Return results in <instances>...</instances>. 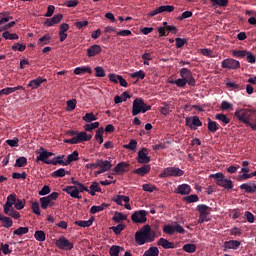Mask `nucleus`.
Returning a JSON list of instances; mask_svg holds the SVG:
<instances>
[{
    "instance_id": "nucleus-59",
    "label": "nucleus",
    "mask_w": 256,
    "mask_h": 256,
    "mask_svg": "<svg viewBox=\"0 0 256 256\" xmlns=\"http://www.w3.org/2000/svg\"><path fill=\"white\" fill-rule=\"evenodd\" d=\"M31 209H32V213H34V215H41V208L39 207V202H37V201L33 202Z\"/></svg>"
},
{
    "instance_id": "nucleus-21",
    "label": "nucleus",
    "mask_w": 256,
    "mask_h": 256,
    "mask_svg": "<svg viewBox=\"0 0 256 256\" xmlns=\"http://www.w3.org/2000/svg\"><path fill=\"white\" fill-rule=\"evenodd\" d=\"M157 245H159V247H163V249H175L177 247L175 245V243L170 242L169 240H167L165 238H160L158 240Z\"/></svg>"
},
{
    "instance_id": "nucleus-15",
    "label": "nucleus",
    "mask_w": 256,
    "mask_h": 256,
    "mask_svg": "<svg viewBox=\"0 0 256 256\" xmlns=\"http://www.w3.org/2000/svg\"><path fill=\"white\" fill-rule=\"evenodd\" d=\"M113 171L115 175H123L129 171V163L127 162H119L114 168Z\"/></svg>"
},
{
    "instance_id": "nucleus-31",
    "label": "nucleus",
    "mask_w": 256,
    "mask_h": 256,
    "mask_svg": "<svg viewBox=\"0 0 256 256\" xmlns=\"http://www.w3.org/2000/svg\"><path fill=\"white\" fill-rule=\"evenodd\" d=\"M113 201H114V203L122 206L123 201H124V203H129V201H131V199L129 198V196L117 195L115 198H113Z\"/></svg>"
},
{
    "instance_id": "nucleus-3",
    "label": "nucleus",
    "mask_w": 256,
    "mask_h": 256,
    "mask_svg": "<svg viewBox=\"0 0 256 256\" xmlns=\"http://www.w3.org/2000/svg\"><path fill=\"white\" fill-rule=\"evenodd\" d=\"M209 177L210 179H214L218 187H223V189H227L228 191L233 189V181L230 179H227L225 177V174L218 172L215 174H211Z\"/></svg>"
},
{
    "instance_id": "nucleus-63",
    "label": "nucleus",
    "mask_w": 256,
    "mask_h": 256,
    "mask_svg": "<svg viewBox=\"0 0 256 256\" xmlns=\"http://www.w3.org/2000/svg\"><path fill=\"white\" fill-rule=\"evenodd\" d=\"M9 147H19V138L14 137L13 139L6 140Z\"/></svg>"
},
{
    "instance_id": "nucleus-64",
    "label": "nucleus",
    "mask_w": 256,
    "mask_h": 256,
    "mask_svg": "<svg viewBox=\"0 0 256 256\" xmlns=\"http://www.w3.org/2000/svg\"><path fill=\"white\" fill-rule=\"evenodd\" d=\"M187 83L189 84V82L184 78H179V79L174 80V85H176L178 87H185L187 85Z\"/></svg>"
},
{
    "instance_id": "nucleus-11",
    "label": "nucleus",
    "mask_w": 256,
    "mask_h": 256,
    "mask_svg": "<svg viewBox=\"0 0 256 256\" xmlns=\"http://www.w3.org/2000/svg\"><path fill=\"white\" fill-rule=\"evenodd\" d=\"M186 126L189 127L192 131H197V127H202L203 122L199 119V116L187 117L185 119Z\"/></svg>"
},
{
    "instance_id": "nucleus-23",
    "label": "nucleus",
    "mask_w": 256,
    "mask_h": 256,
    "mask_svg": "<svg viewBox=\"0 0 256 256\" xmlns=\"http://www.w3.org/2000/svg\"><path fill=\"white\" fill-rule=\"evenodd\" d=\"M241 191H245L246 193H255L256 192V184L255 182H248L240 185Z\"/></svg>"
},
{
    "instance_id": "nucleus-60",
    "label": "nucleus",
    "mask_w": 256,
    "mask_h": 256,
    "mask_svg": "<svg viewBox=\"0 0 256 256\" xmlns=\"http://www.w3.org/2000/svg\"><path fill=\"white\" fill-rule=\"evenodd\" d=\"M49 203H51V200L47 198V196L40 198V207L42 209H47V207H49Z\"/></svg>"
},
{
    "instance_id": "nucleus-39",
    "label": "nucleus",
    "mask_w": 256,
    "mask_h": 256,
    "mask_svg": "<svg viewBox=\"0 0 256 256\" xmlns=\"http://www.w3.org/2000/svg\"><path fill=\"white\" fill-rule=\"evenodd\" d=\"M143 256H159V248L152 246L144 252Z\"/></svg>"
},
{
    "instance_id": "nucleus-55",
    "label": "nucleus",
    "mask_w": 256,
    "mask_h": 256,
    "mask_svg": "<svg viewBox=\"0 0 256 256\" xmlns=\"http://www.w3.org/2000/svg\"><path fill=\"white\" fill-rule=\"evenodd\" d=\"M83 121L86 123H91L92 121H97V118L93 112L91 113H86L85 116L82 117Z\"/></svg>"
},
{
    "instance_id": "nucleus-10",
    "label": "nucleus",
    "mask_w": 256,
    "mask_h": 256,
    "mask_svg": "<svg viewBox=\"0 0 256 256\" xmlns=\"http://www.w3.org/2000/svg\"><path fill=\"white\" fill-rule=\"evenodd\" d=\"M222 69H229V70H235L239 69L241 67V62L238 60H235L233 58L224 59L221 62Z\"/></svg>"
},
{
    "instance_id": "nucleus-18",
    "label": "nucleus",
    "mask_w": 256,
    "mask_h": 256,
    "mask_svg": "<svg viewBox=\"0 0 256 256\" xmlns=\"http://www.w3.org/2000/svg\"><path fill=\"white\" fill-rule=\"evenodd\" d=\"M241 247V242L237 240H229L224 242V251H227V249H233L234 251H237Z\"/></svg>"
},
{
    "instance_id": "nucleus-12",
    "label": "nucleus",
    "mask_w": 256,
    "mask_h": 256,
    "mask_svg": "<svg viewBox=\"0 0 256 256\" xmlns=\"http://www.w3.org/2000/svg\"><path fill=\"white\" fill-rule=\"evenodd\" d=\"M136 161L141 165H147V163H151V157H149V150H147V148H142L140 151H138Z\"/></svg>"
},
{
    "instance_id": "nucleus-26",
    "label": "nucleus",
    "mask_w": 256,
    "mask_h": 256,
    "mask_svg": "<svg viewBox=\"0 0 256 256\" xmlns=\"http://www.w3.org/2000/svg\"><path fill=\"white\" fill-rule=\"evenodd\" d=\"M197 211L200 213V216L207 217L210 215L211 207L205 205V204H199L197 206Z\"/></svg>"
},
{
    "instance_id": "nucleus-5",
    "label": "nucleus",
    "mask_w": 256,
    "mask_h": 256,
    "mask_svg": "<svg viewBox=\"0 0 256 256\" xmlns=\"http://www.w3.org/2000/svg\"><path fill=\"white\" fill-rule=\"evenodd\" d=\"M65 193L70 195L73 199H82L81 196H79V193H83V191H86V193H89V188H87L85 185L80 184V187L77 186H67L63 189Z\"/></svg>"
},
{
    "instance_id": "nucleus-27",
    "label": "nucleus",
    "mask_w": 256,
    "mask_h": 256,
    "mask_svg": "<svg viewBox=\"0 0 256 256\" xmlns=\"http://www.w3.org/2000/svg\"><path fill=\"white\" fill-rule=\"evenodd\" d=\"M85 73H89V75L93 73L90 66L77 67L74 69V75H85Z\"/></svg>"
},
{
    "instance_id": "nucleus-38",
    "label": "nucleus",
    "mask_w": 256,
    "mask_h": 256,
    "mask_svg": "<svg viewBox=\"0 0 256 256\" xmlns=\"http://www.w3.org/2000/svg\"><path fill=\"white\" fill-rule=\"evenodd\" d=\"M107 207H109V205H107L105 203L100 206H92L90 208V213L92 215H95V213H101V211H105V208H107Z\"/></svg>"
},
{
    "instance_id": "nucleus-24",
    "label": "nucleus",
    "mask_w": 256,
    "mask_h": 256,
    "mask_svg": "<svg viewBox=\"0 0 256 256\" xmlns=\"http://www.w3.org/2000/svg\"><path fill=\"white\" fill-rule=\"evenodd\" d=\"M178 195H189L191 193V186L189 184H181L175 190Z\"/></svg>"
},
{
    "instance_id": "nucleus-48",
    "label": "nucleus",
    "mask_w": 256,
    "mask_h": 256,
    "mask_svg": "<svg viewBox=\"0 0 256 256\" xmlns=\"http://www.w3.org/2000/svg\"><path fill=\"white\" fill-rule=\"evenodd\" d=\"M110 229L115 235H121V231L125 230V224H118L117 226L110 227Z\"/></svg>"
},
{
    "instance_id": "nucleus-7",
    "label": "nucleus",
    "mask_w": 256,
    "mask_h": 256,
    "mask_svg": "<svg viewBox=\"0 0 256 256\" xmlns=\"http://www.w3.org/2000/svg\"><path fill=\"white\" fill-rule=\"evenodd\" d=\"M175 232L183 235V233H185V228H183V226H181L178 222H173L172 225H164L163 233H166V235H174Z\"/></svg>"
},
{
    "instance_id": "nucleus-4",
    "label": "nucleus",
    "mask_w": 256,
    "mask_h": 256,
    "mask_svg": "<svg viewBox=\"0 0 256 256\" xmlns=\"http://www.w3.org/2000/svg\"><path fill=\"white\" fill-rule=\"evenodd\" d=\"M147 111H151V105H147L145 101L141 98H136L133 101L132 106V115L135 117L136 115H139V113H147Z\"/></svg>"
},
{
    "instance_id": "nucleus-22",
    "label": "nucleus",
    "mask_w": 256,
    "mask_h": 256,
    "mask_svg": "<svg viewBox=\"0 0 256 256\" xmlns=\"http://www.w3.org/2000/svg\"><path fill=\"white\" fill-rule=\"evenodd\" d=\"M45 82H47V79L39 76L38 78L31 80L28 84V87L31 89H39V87H41V83Z\"/></svg>"
},
{
    "instance_id": "nucleus-19",
    "label": "nucleus",
    "mask_w": 256,
    "mask_h": 256,
    "mask_svg": "<svg viewBox=\"0 0 256 256\" xmlns=\"http://www.w3.org/2000/svg\"><path fill=\"white\" fill-rule=\"evenodd\" d=\"M151 171V165L149 164H144L142 167L135 169L133 173L135 175H139V177H145L148 173Z\"/></svg>"
},
{
    "instance_id": "nucleus-16",
    "label": "nucleus",
    "mask_w": 256,
    "mask_h": 256,
    "mask_svg": "<svg viewBox=\"0 0 256 256\" xmlns=\"http://www.w3.org/2000/svg\"><path fill=\"white\" fill-rule=\"evenodd\" d=\"M62 19H63V14H56L53 16V18H47L44 22V25L46 27H53V25H57L58 23H61Z\"/></svg>"
},
{
    "instance_id": "nucleus-50",
    "label": "nucleus",
    "mask_w": 256,
    "mask_h": 256,
    "mask_svg": "<svg viewBox=\"0 0 256 256\" xmlns=\"http://www.w3.org/2000/svg\"><path fill=\"white\" fill-rule=\"evenodd\" d=\"M171 142L170 141H166V142H160L156 145H153V151H160V149H167V145H169Z\"/></svg>"
},
{
    "instance_id": "nucleus-37",
    "label": "nucleus",
    "mask_w": 256,
    "mask_h": 256,
    "mask_svg": "<svg viewBox=\"0 0 256 256\" xmlns=\"http://www.w3.org/2000/svg\"><path fill=\"white\" fill-rule=\"evenodd\" d=\"M63 159H65V155L55 157L54 160H52V165H62V167H66L67 161H64Z\"/></svg>"
},
{
    "instance_id": "nucleus-34",
    "label": "nucleus",
    "mask_w": 256,
    "mask_h": 256,
    "mask_svg": "<svg viewBox=\"0 0 256 256\" xmlns=\"http://www.w3.org/2000/svg\"><path fill=\"white\" fill-rule=\"evenodd\" d=\"M212 7L217 9V7H227L229 5V0H210Z\"/></svg>"
},
{
    "instance_id": "nucleus-1",
    "label": "nucleus",
    "mask_w": 256,
    "mask_h": 256,
    "mask_svg": "<svg viewBox=\"0 0 256 256\" xmlns=\"http://www.w3.org/2000/svg\"><path fill=\"white\" fill-rule=\"evenodd\" d=\"M254 113L255 110L253 109L241 108L235 111L234 117L241 123H244V125L251 127L252 131H256V117L254 118Z\"/></svg>"
},
{
    "instance_id": "nucleus-33",
    "label": "nucleus",
    "mask_w": 256,
    "mask_h": 256,
    "mask_svg": "<svg viewBox=\"0 0 256 256\" xmlns=\"http://www.w3.org/2000/svg\"><path fill=\"white\" fill-rule=\"evenodd\" d=\"M215 119L217 121H220L224 126L229 125V123H231V119H229V117H227V115L225 114H221V113L216 114Z\"/></svg>"
},
{
    "instance_id": "nucleus-8",
    "label": "nucleus",
    "mask_w": 256,
    "mask_h": 256,
    "mask_svg": "<svg viewBox=\"0 0 256 256\" xmlns=\"http://www.w3.org/2000/svg\"><path fill=\"white\" fill-rule=\"evenodd\" d=\"M38 156L36 157V161H42V163H45L46 165H52L53 160H48L49 157H53L55 155L53 152H49L45 150L44 147H40L39 151H36Z\"/></svg>"
},
{
    "instance_id": "nucleus-61",
    "label": "nucleus",
    "mask_w": 256,
    "mask_h": 256,
    "mask_svg": "<svg viewBox=\"0 0 256 256\" xmlns=\"http://www.w3.org/2000/svg\"><path fill=\"white\" fill-rule=\"evenodd\" d=\"M130 77H132V79H145V73L143 70H140L130 74Z\"/></svg>"
},
{
    "instance_id": "nucleus-35",
    "label": "nucleus",
    "mask_w": 256,
    "mask_h": 256,
    "mask_svg": "<svg viewBox=\"0 0 256 256\" xmlns=\"http://www.w3.org/2000/svg\"><path fill=\"white\" fill-rule=\"evenodd\" d=\"M112 221L115 223H121V221H127V215L121 212H115L114 216L112 217Z\"/></svg>"
},
{
    "instance_id": "nucleus-2",
    "label": "nucleus",
    "mask_w": 256,
    "mask_h": 256,
    "mask_svg": "<svg viewBox=\"0 0 256 256\" xmlns=\"http://www.w3.org/2000/svg\"><path fill=\"white\" fill-rule=\"evenodd\" d=\"M155 241V231L151 229L149 224L144 225L135 233V243L137 245H145V243H153Z\"/></svg>"
},
{
    "instance_id": "nucleus-36",
    "label": "nucleus",
    "mask_w": 256,
    "mask_h": 256,
    "mask_svg": "<svg viewBox=\"0 0 256 256\" xmlns=\"http://www.w3.org/2000/svg\"><path fill=\"white\" fill-rule=\"evenodd\" d=\"M73 161H79V152L77 150H75L73 153L67 156V160H66L67 165H71Z\"/></svg>"
},
{
    "instance_id": "nucleus-51",
    "label": "nucleus",
    "mask_w": 256,
    "mask_h": 256,
    "mask_svg": "<svg viewBox=\"0 0 256 256\" xmlns=\"http://www.w3.org/2000/svg\"><path fill=\"white\" fill-rule=\"evenodd\" d=\"M183 201H186V203H197V201H199V196H197V194H191L184 197Z\"/></svg>"
},
{
    "instance_id": "nucleus-54",
    "label": "nucleus",
    "mask_w": 256,
    "mask_h": 256,
    "mask_svg": "<svg viewBox=\"0 0 256 256\" xmlns=\"http://www.w3.org/2000/svg\"><path fill=\"white\" fill-rule=\"evenodd\" d=\"M124 149H129V151H135L137 149V140L132 139L128 144H125Z\"/></svg>"
},
{
    "instance_id": "nucleus-17",
    "label": "nucleus",
    "mask_w": 256,
    "mask_h": 256,
    "mask_svg": "<svg viewBox=\"0 0 256 256\" xmlns=\"http://www.w3.org/2000/svg\"><path fill=\"white\" fill-rule=\"evenodd\" d=\"M17 201V195L16 194H10L7 197V201L3 206L4 211L7 212L9 209H13V205H15V202Z\"/></svg>"
},
{
    "instance_id": "nucleus-43",
    "label": "nucleus",
    "mask_w": 256,
    "mask_h": 256,
    "mask_svg": "<svg viewBox=\"0 0 256 256\" xmlns=\"http://www.w3.org/2000/svg\"><path fill=\"white\" fill-rule=\"evenodd\" d=\"M232 55L237 59H245L247 50H232Z\"/></svg>"
},
{
    "instance_id": "nucleus-40",
    "label": "nucleus",
    "mask_w": 256,
    "mask_h": 256,
    "mask_svg": "<svg viewBox=\"0 0 256 256\" xmlns=\"http://www.w3.org/2000/svg\"><path fill=\"white\" fill-rule=\"evenodd\" d=\"M74 139L76 140V145L87 141V132H78Z\"/></svg>"
},
{
    "instance_id": "nucleus-30",
    "label": "nucleus",
    "mask_w": 256,
    "mask_h": 256,
    "mask_svg": "<svg viewBox=\"0 0 256 256\" xmlns=\"http://www.w3.org/2000/svg\"><path fill=\"white\" fill-rule=\"evenodd\" d=\"M93 221H95V217H90L88 221L85 220H78L75 223V225H78V227H91L93 225Z\"/></svg>"
},
{
    "instance_id": "nucleus-56",
    "label": "nucleus",
    "mask_w": 256,
    "mask_h": 256,
    "mask_svg": "<svg viewBox=\"0 0 256 256\" xmlns=\"http://www.w3.org/2000/svg\"><path fill=\"white\" fill-rule=\"evenodd\" d=\"M65 175H67V171H65V168H59L52 173V177L54 178L65 177Z\"/></svg>"
},
{
    "instance_id": "nucleus-13",
    "label": "nucleus",
    "mask_w": 256,
    "mask_h": 256,
    "mask_svg": "<svg viewBox=\"0 0 256 256\" xmlns=\"http://www.w3.org/2000/svg\"><path fill=\"white\" fill-rule=\"evenodd\" d=\"M131 220L133 221V223H147V211L145 210H139L134 212L131 215Z\"/></svg>"
},
{
    "instance_id": "nucleus-45",
    "label": "nucleus",
    "mask_w": 256,
    "mask_h": 256,
    "mask_svg": "<svg viewBox=\"0 0 256 256\" xmlns=\"http://www.w3.org/2000/svg\"><path fill=\"white\" fill-rule=\"evenodd\" d=\"M4 213L13 219H19L21 217V214L17 212L15 208L8 209L7 211H4Z\"/></svg>"
},
{
    "instance_id": "nucleus-41",
    "label": "nucleus",
    "mask_w": 256,
    "mask_h": 256,
    "mask_svg": "<svg viewBox=\"0 0 256 256\" xmlns=\"http://www.w3.org/2000/svg\"><path fill=\"white\" fill-rule=\"evenodd\" d=\"M121 251H123V247L113 245L109 250V255L110 256H119V253H121Z\"/></svg>"
},
{
    "instance_id": "nucleus-9",
    "label": "nucleus",
    "mask_w": 256,
    "mask_h": 256,
    "mask_svg": "<svg viewBox=\"0 0 256 256\" xmlns=\"http://www.w3.org/2000/svg\"><path fill=\"white\" fill-rule=\"evenodd\" d=\"M180 77L182 79H185L188 82V85H190L191 87H195V85L197 84L195 78L193 77V72H191V70H189L188 68H182L180 70Z\"/></svg>"
},
{
    "instance_id": "nucleus-29",
    "label": "nucleus",
    "mask_w": 256,
    "mask_h": 256,
    "mask_svg": "<svg viewBox=\"0 0 256 256\" xmlns=\"http://www.w3.org/2000/svg\"><path fill=\"white\" fill-rule=\"evenodd\" d=\"M89 195L95 197V193H101V186H99V182H93L90 186V190L88 189Z\"/></svg>"
},
{
    "instance_id": "nucleus-47",
    "label": "nucleus",
    "mask_w": 256,
    "mask_h": 256,
    "mask_svg": "<svg viewBox=\"0 0 256 256\" xmlns=\"http://www.w3.org/2000/svg\"><path fill=\"white\" fill-rule=\"evenodd\" d=\"M182 249L186 253H195L197 251V245H195V244H185L182 247Z\"/></svg>"
},
{
    "instance_id": "nucleus-32",
    "label": "nucleus",
    "mask_w": 256,
    "mask_h": 256,
    "mask_svg": "<svg viewBox=\"0 0 256 256\" xmlns=\"http://www.w3.org/2000/svg\"><path fill=\"white\" fill-rule=\"evenodd\" d=\"M208 131H210V133H217V131H219V124L211 120V118L208 119Z\"/></svg>"
},
{
    "instance_id": "nucleus-58",
    "label": "nucleus",
    "mask_w": 256,
    "mask_h": 256,
    "mask_svg": "<svg viewBox=\"0 0 256 256\" xmlns=\"http://www.w3.org/2000/svg\"><path fill=\"white\" fill-rule=\"evenodd\" d=\"M75 107H77V100L72 99L67 101L66 111H75Z\"/></svg>"
},
{
    "instance_id": "nucleus-44",
    "label": "nucleus",
    "mask_w": 256,
    "mask_h": 256,
    "mask_svg": "<svg viewBox=\"0 0 256 256\" xmlns=\"http://www.w3.org/2000/svg\"><path fill=\"white\" fill-rule=\"evenodd\" d=\"M50 41H51V36L49 34H46L41 38H39L38 45H40V47H43V45H49Z\"/></svg>"
},
{
    "instance_id": "nucleus-6",
    "label": "nucleus",
    "mask_w": 256,
    "mask_h": 256,
    "mask_svg": "<svg viewBox=\"0 0 256 256\" xmlns=\"http://www.w3.org/2000/svg\"><path fill=\"white\" fill-rule=\"evenodd\" d=\"M185 171L177 167H167L162 173L159 174L160 179H166V177H183Z\"/></svg>"
},
{
    "instance_id": "nucleus-53",
    "label": "nucleus",
    "mask_w": 256,
    "mask_h": 256,
    "mask_svg": "<svg viewBox=\"0 0 256 256\" xmlns=\"http://www.w3.org/2000/svg\"><path fill=\"white\" fill-rule=\"evenodd\" d=\"M27 165V158L25 156L16 159L14 167H25Z\"/></svg>"
},
{
    "instance_id": "nucleus-14",
    "label": "nucleus",
    "mask_w": 256,
    "mask_h": 256,
    "mask_svg": "<svg viewBox=\"0 0 256 256\" xmlns=\"http://www.w3.org/2000/svg\"><path fill=\"white\" fill-rule=\"evenodd\" d=\"M56 247H58L59 249H61L62 251H71V249H73L74 245L72 242H70L69 240H67V238L65 237H60L57 241H56Z\"/></svg>"
},
{
    "instance_id": "nucleus-62",
    "label": "nucleus",
    "mask_w": 256,
    "mask_h": 256,
    "mask_svg": "<svg viewBox=\"0 0 256 256\" xmlns=\"http://www.w3.org/2000/svg\"><path fill=\"white\" fill-rule=\"evenodd\" d=\"M95 77H105V69L101 66H97L94 68Z\"/></svg>"
},
{
    "instance_id": "nucleus-42",
    "label": "nucleus",
    "mask_w": 256,
    "mask_h": 256,
    "mask_svg": "<svg viewBox=\"0 0 256 256\" xmlns=\"http://www.w3.org/2000/svg\"><path fill=\"white\" fill-rule=\"evenodd\" d=\"M27 233H29V227H19L13 231V235H17L18 237L27 235Z\"/></svg>"
},
{
    "instance_id": "nucleus-25",
    "label": "nucleus",
    "mask_w": 256,
    "mask_h": 256,
    "mask_svg": "<svg viewBox=\"0 0 256 256\" xmlns=\"http://www.w3.org/2000/svg\"><path fill=\"white\" fill-rule=\"evenodd\" d=\"M98 167L104 171V173H107V171H111V167L113 165L111 164V161L109 160H103V159H98Z\"/></svg>"
},
{
    "instance_id": "nucleus-46",
    "label": "nucleus",
    "mask_w": 256,
    "mask_h": 256,
    "mask_svg": "<svg viewBox=\"0 0 256 256\" xmlns=\"http://www.w3.org/2000/svg\"><path fill=\"white\" fill-rule=\"evenodd\" d=\"M2 37L4 39H9L10 41H17V39H19V35L16 33L11 34L9 31L3 32Z\"/></svg>"
},
{
    "instance_id": "nucleus-49",
    "label": "nucleus",
    "mask_w": 256,
    "mask_h": 256,
    "mask_svg": "<svg viewBox=\"0 0 256 256\" xmlns=\"http://www.w3.org/2000/svg\"><path fill=\"white\" fill-rule=\"evenodd\" d=\"M162 105L163 106L160 107V113L165 116L169 115V113H171V110H170L171 106H169V104H167V102H163Z\"/></svg>"
},
{
    "instance_id": "nucleus-28",
    "label": "nucleus",
    "mask_w": 256,
    "mask_h": 256,
    "mask_svg": "<svg viewBox=\"0 0 256 256\" xmlns=\"http://www.w3.org/2000/svg\"><path fill=\"white\" fill-rule=\"evenodd\" d=\"M0 221L2 222V227H4L5 229L13 227V220L10 217L3 216V214H0Z\"/></svg>"
},
{
    "instance_id": "nucleus-57",
    "label": "nucleus",
    "mask_w": 256,
    "mask_h": 256,
    "mask_svg": "<svg viewBox=\"0 0 256 256\" xmlns=\"http://www.w3.org/2000/svg\"><path fill=\"white\" fill-rule=\"evenodd\" d=\"M34 237H35L36 241H40V242H43L46 239L45 232L41 231V230H37L34 234Z\"/></svg>"
},
{
    "instance_id": "nucleus-20",
    "label": "nucleus",
    "mask_w": 256,
    "mask_h": 256,
    "mask_svg": "<svg viewBox=\"0 0 256 256\" xmlns=\"http://www.w3.org/2000/svg\"><path fill=\"white\" fill-rule=\"evenodd\" d=\"M101 51H102V48L99 45L93 44L86 50L87 57H95V56L99 55V53H101Z\"/></svg>"
},
{
    "instance_id": "nucleus-52",
    "label": "nucleus",
    "mask_w": 256,
    "mask_h": 256,
    "mask_svg": "<svg viewBox=\"0 0 256 256\" xmlns=\"http://www.w3.org/2000/svg\"><path fill=\"white\" fill-rule=\"evenodd\" d=\"M220 109L222 111H233V104L224 100L221 102Z\"/></svg>"
}]
</instances>
